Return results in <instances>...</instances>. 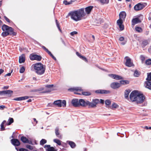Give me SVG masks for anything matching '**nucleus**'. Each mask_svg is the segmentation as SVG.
Listing matches in <instances>:
<instances>
[{"instance_id":"338daca9","label":"nucleus","mask_w":151,"mask_h":151,"mask_svg":"<svg viewBox=\"0 0 151 151\" xmlns=\"http://www.w3.org/2000/svg\"><path fill=\"white\" fill-rule=\"evenodd\" d=\"M11 73H7V74H6L5 76H10L11 75Z\"/></svg>"},{"instance_id":"473e14b6","label":"nucleus","mask_w":151,"mask_h":151,"mask_svg":"<svg viewBox=\"0 0 151 151\" xmlns=\"http://www.w3.org/2000/svg\"><path fill=\"white\" fill-rule=\"evenodd\" d=\"M131 90L129 89L126 90L124 92V97L125 98L128 99V98L129 95V93L131 92Z\"/></svg>"},{"instance_id":"13d9d810","label":"nucleus","mask_w":151,"mask_h":151,"mask_svg":"<svg viewBox=\"0 0 151 151\" xmlns=\"http://www.w3.org/2000/svg\"><path fill=\"white\" fill-rule=\"evenodd\" d=\"M140 57L141 60L143 62L145 60V57L143 55H141Z\"/></svg>"},{"instance_id":"4468645a","label":"nucleus","mask_w":151,"mask_h":151,"mask_svg":"<svg viewBox=\"0 0 151 151\" xmlns=\"http://www.w3.org/2000/svg\"><path fill=\"white\" fill-rule=\"evenodd\" d=\"M11 141L12 143L14 146H18L20 145L19 141L17 139H13Z\"/></svg>"},{"instance_id":"5701e85b","label":"nucleus","mask_w":151,"mask_h":151,"mask_svg":"<svg viewBox=\"0 0 151 151\" xmlns=\"http://www.w3.org/2000/svg\"><path fill=\"white\" fill-rule=\"evenodd\" d=\"M109 76L116 80H119L123 79L121 76L116 74H111L109 75Z\"/></svg>"},{"instance_id":"20e7f679","label":"nucleus","mask_w":151,"mask_h":151,"mask_svg":"<svg viewBox=\"0 0 151 151\" xmlns=\"http://www.w3.org/2000/svg\"><path fill=\"white\" fill-rule=\"evenodd\" d=\"M35 72L38 75L43 74L45 71L46 66L40 63H38L33 65Z\"/></svg>"},{"instance_id":"37998d69","label":"nucleus","mask_w":151,"mask_h":151,"mask_svg":"<svg viewBox=\"0 0 151 151\" xmlns=\"http://www.w3.org/2000/svg\"><path fill=\"white\" fill-rule=\"evenodd\" d=\"M119 106L117 104L114 103H113L111 106V107L110 108L112 109H113L114 108H116Z\"/></svg>"},{"instance_id":"9d476101","label":"nucleus","mask_w":151,"mask_h":151,"mask_svg":"<svg viewBox=\"0 0 151 151\" xmlns=\"http://www.w3.org/2000/svg\"><path fill=\"white\" fill-rule=\"evenodd\" d=\"M124 59L126 60L125 65L128 67H131L134 65L132 62L131 61V59L128 56L125 57Z\"/></svg>"},{"instance_id":"4d7b16f0","label":"nucleus","mask_w":151,"mask_h":151,"mask_svg":"<svg viewBox=\"0 0 151 151\" xmlns=\"http://www.w3.org/2000/svg\"><path fill=\"white\" fill-rule=\"evenodd\" d=\"M19 151H28V150L26 149L21 148L19 149Z\"/></svg>"},{"instance_id":"2f4dec72","label":"nucleus","mask_w":151,"mask_h":151,"mask_svg":"<svg viewBox=\"0 0 151 151\" xmlns=\"http://www.w3.org/2000/svg\"><path fill=\"white\" fill-rule=\"evenodd\" d=\"M102 5L108 4L109 3V0H97Z\"/></svg>"},{"instance_id":"c756f323","label":"nucleus","mask_w":151,"mask_h":151,"mask_svg":"<svg viewBox=\"0 0 151 151\" xmlns=\"http://www.w3.org/2000/svg\"><path fill=\"white\" fill-rule=\"evenodd\" d=\"M82 90L79 89L78 87L73 88H71L68 89V91L71 92L80 91Z\"/></svg>"},{"instance_id":"4be33fe9","label":"nucleus","mask_w":151,"mask_h":151,"mask_svg":"<svg viewBox=\"0 0 151 151\" xmlns=\"http://www.w3.org/2000/svg\"><path fill=\"white\" fill-rule=\"evenodd\" d=\"M55 133L56 136L59 138L61 139L62 138V135L60 134L58 128L56 127L55 129Z\"/></svg>"},{"instance_id":"79ce46f5","label":"nucleus","mask_w":151,"mask_h":151,"mask_svg":"<svg viewBox=\"0 0 151 151\" xmlns=\"http://www.w3.org/2000/svg\"><path fill=\"white\" fill-rule=\"evenodd\" d=\"M81 94L85 96H89L91 94V93L89 91H82Z\"/></svg>"},{"instance_id":"6ab92c4d","label":"nucleus","mask_w":151,"mask_h":151,"mask_svg":"<svg viewBox=\"0 0 151 151\" xmlns=\"http://www.w3.org/2000/svg\"><path fill=\"white\" fill-rule=\"evenodd\" d=\"M44 147L45 148H47L46 149V151H57V150L55 149L53 147H50V145H45Z\"/></svg>"},{"instance_id":"a19ab883","label":"nucleus","mask_w":151,"mask_h":151,"mask_svg":"<svg viewBox=\"0 0 151 151\" xmlns=\"http://www.w3.org/2000/svg\"><path fill=\"white\" fill-rule=\"evenodd\" d=\"M53 141L57 143L58 145H61V141L60 140L57 139H53Z\"/></svg>"},{"instance_id":"864d4df0","label":"nucleus","mask_w":151,"mask_h":151,"mask_svg":"<svg viewBox=\"0 0 151 151\" xmlns=\"http://www.w3.org/2000/svg\"><path fill=\"white\" fill-rule=\"evenodd\" d=\"M4 18L6 20V21L9 23H10V20L6 16H5L4 17Z\"/></svg>"},{"instance_id":"dca6fc26","label":"nucleus","mask_w":151,"mask_h":151,"mask_svg":"<svg viewBox=\"0 0 151 151\" xmlns=\"http://www.w3.org/2000/svg\"><path fill=\"white\" fill-rule=\"evenodd\" d=\"M141 22L140 19L138 18H133L132 21V25L134 26L136 24L140 23Z\"/></svg>"},{"instance_id":"5fc2aeb1","label":"nucleus","mask_w":151,"mask_h":151,"mask_svg":"<svg viewBox=\"0 0 151 151\" xmlns=\"http://www.w3.org/2000/svg\"><path fill=\"white\" fill-rule=\"evenodd\" d=\"M77 34L78 32H77L75 31L72 32L70 33V35L72 36H74L75 35H76Z\"/></svg>"},{"instance_id":"c85d7f7f","label":"nucleus","mask_w":151,"mask_h":151,"mask_svg":"<svg viewBox=\"0 0 151 151\" xmlns=\"http://www.w3.org/2000/svg\"><path fill=\"white\" fill-rule=\"evenodd\" d=\"M13 93V91L11 90L5 91V95H7L8 96L10 97Z\"/></svg>"},{"instance_id":"ddd939ff","label":"nucleus","mask_w":151,"mask_h":151,"mask_svg":"<svg viewBox=\"0 0 151 151\" xmlns=\"http://www.w3.org/2000/svg\"><path fill=\"white\" fill-rule=\"evenodd\" d=\"M120 84L117 82H113L110 84V87L113 89H116L120 87Z\"/></svg>"},{"instance_id":"bf43d9fd","label":"nucleus","mask_w":151,"mask_h":151,"mask_svg":"<svg viewBox=\"0 0 151 151\" xmlns=\"http://www.w3.org/2000/svg\"><path fill=\"white\" fill-rule=\"evenodd\" d=\"M5 95V91H0V95Z\"/></svg>"},{"instance_id":"69168bd1","label":"nucleus","mask_w":151,"mask_h":151,"mask_svg":"<svg viewBox=\"0 0 151 151\" xmlns=\"http://www.w3.org/2000/svg\"><path fill=\"white\" fill-rule=\"evenodd\" d=\"M4 70L1 69H0V75L4 72Z\"/></svg>"},{"instance_id":"e433bc0d","label":"nucleus","mask_w":151,"mask_h":151,"mask_svg":"<svg viewBox=\"0 0 151 151\" xmlns=\"http://www.w3.org/2000/svg\"><path fill=\"white\" fill-rule=\"evenodd\" d=\"M6 122V120H4L3 121L1 125V131H4L5 130V128L4 127V124Z\"/></svg>"},{"instance_id":"f704fd0d","label":"nucleus","mask_w":151,"mask_h":151,"mask_svg":"<svg viewBox=\"0 0 151 151\" xmlns=\"http://www.w3.org/2000/svg\"><path fill=\"white\" fill-rule=\"evenodd\" d=\"M76 0H71L69 1H68L66 0H64L63 1V4L66 5H69L72 4L73 2H75Z\"/></svg>"},{"instance_id":"e2e57ef3","label":"nucleus","mask_w":151,"mask_h":151,"mask_svg":"<svg viewBox=\"0 0 151 151\" xmlns=\"http://www.w3.org/2000/svg\"><path fill=\"white\" fill-rule=\"evenodd\" d=\"M124 40V38L123 37H120L119 38V40L120 41H122Z\"/></svg>"},{"instance_id":"a878e982","label":"nucleus","mask_w":151,"mask_h":151,"mask_svg":"<svg viewBox=\"0 0 151 151\" xmlns=\"http://www.w3.org/2000/svg\"><path fill=\"white\" fill-rule=\"evenodd\" d=\"M25 56L23 54L19 57V62L20 63H23L25 61Z\"/></svg>"},{"instance_id":"680f3d73","label":"nucleus","mask_w":151,"mask_h":151,"mask_svg":"<svg viewBox=\"0 0 151 151\" xmlns=\"http://www.w3.org/2000/svg\"><path fill=\"white\" fill-rule=\"evenodd\" d=\"M100 103L102 104H104V101L103 99H100Z\"/></svg>"},{"instance_id":"f3484780","label":"nucleus","mask_w":151,"mask_h":151,"mask_svg":"<svg viewBox=\"0 0 151 151\" xmlns=\"http://www.w3.org/2000/svg\"><path fill=\"white\" fill-rule=\"evenodd\" d=\"M42 47L54 60H56V58L45 46H43Z\"/></svg>"},{"instance_id":"3c124183","label":"nucleus","mask_w":151,"mask_h":151,"mask_svg":"<svg viewBox=\"0 0 151 151\" xmlns=\"http://www.w3.org/2000/svg\"><path fill=\"white\" fill-rule=\"evenodd\" d=\"M56 25L57 26V27H58L59 29L61 31V29H60V24L59 22H58V20H56Z\"/></svg>"},{"instance_id":"bb28decb","label":"nucleus","mask_w":151,"mask_h":151,"mask_svg":"<svg viewBox=\"0 0 151 151\" xmlns=\"http://www.w3.org/2000/svg\"><path fill=\"white\" fill-rule=\"evenodd\" d=\"M145 87L151 90V81H146L145 83Z\"/></svg>"},{"instance_id":"412c9836","label":"nucleus","mask_w":151,"mask_h":151,"mask_svg":"<svg viewBox=\"0 0 151 151\" xmlns=\"http://www.w3.org/2000/svg\"><path fill=\"white\" fill-rule=\"evenodd\" d=\"M126 14L125 12L123 11L121 12L119 15V19H120L122 21L126 17Z\"/></svg>"},{"instance_id":"a18cd8bd","label":"nucleus","mask_w":151,"mask_h":151,"mask_svg":"<svg viewBox=\"0 0 151 151\" xmlns=\"http://www.w3.org/2000/svg\"><path fill=\"white\" fill-rule=\"evenodd\" d=\"M111 104V101L110 100H106L105 101V104L106 105V107H109V105H110Z\"/></svg>"},{"instance_id":"a211bd4d","label":"nucleus","mask_w":151,"mask_h":151,"mask_svg":"<svg viewBox=\"0 0 151 151\" xmlns=\"http://www.w3.org/2000/svg\"><path fill=\"white\" fill-rule=\"evenodd\" d=\"M117 23L119 27L120 30L122 31L124 29V25H123V21L120 19H118L117 21Z\"/></svg>"},{"instance_id":"8fccbe9b","label":"nucleus","mask_w":151,"mask_h":151,"mask_svg":"<svg viewBox=\"0 0 151 151\" xmlns=\"http://www.w3.org/2000/svg\"><path fill=\"white\" fill-rule=\"evenodd\" d=\"M26 147L28 149L30 150H32L33 149V147L32 146H31L30 145H27L26 146Z\"/></svg>"},{"instance_id":"1a4fd4ad","label":"nucleus","mask_w":151,"mask_h":151,"mask_svg":"<svg viewBox=\"0 0 151 151\" xmlns=\"http://www.w3.org/2000/svg\"><path fill=\"white\" fill-rule=\"evenodd\" d=\"M79 107L81 106L83 107H85L86 106H88L89 101H85L83 99H80L79 100Z\"/></svg>"},{"instance_id":"72a5a7b5","label":"nucleus","mask_w":151,"mask_h":151,"mask_svg":"<svg viewBox=\"0 0 151 151\" xmlns=\"http://www.w3.org/2000/svg\"><path fill=\"white\" fill-rule=\"evenodd\" d=\"M120 86L121 85H125L129 84V81L124 80L120 81H119Z\"/></svg>"},{"instance_id":"09e8293b","label":"nucleus","mask_w":151,"mask_h":151,"mask_svg":"<svg viewBox=\"0 0 151 151\" xmlns=\"http://www.w3.org/2000/svg\"><path fill=\"white\" fill-rule=\"evenodd\" d=\"M25 70V68L24 66H22L20 68L19 70V72L21 73H23Z\"/></svg>"},{"instance_id":"052dcab7","label":"nucleus","mask_w":151,"mask_h":151,"mask_svg":"<svg viewBox=\"0 0 151 151\" xmlns=\"http://www.w3.org/2000/svg\"><path fill=\"white\" fill-rule=\"evenodd\" d=\"M6 108V107L4 105H1L0 106V109H1L2 110H3L4 108Z\"/></svg>"},{"instance_id":"49530a36","label":"nucleus","mask_w":151,"mask_h":151,"mask_svg":"<svg viewBox=\"0 0 151 151\" xmlns=\"http://www.w3.org/2000/svg\"><path fill=\"white\" fill-rule=\"evenodd\" d=\"M47 142V140L45 139H42L40 142V144L41 145H43Z\"/></svg>"},{"instance_id":"423d86ee","label":"nucleus","mask_w":151,"mask_h":151,"mask_svg":"<svg viewBox=\"0 0 151 151\" xmlns=\"http://www.w3.org/2000/svg\"><path fill=\"white\" fill-rule=\"evenodd\" d=\"M147 5L146 3H139L136 5L134 7V10L136 11H138L143 9Z\"/></svg>"},{"instance_id":"393cba45","label":"nucleus","mask_w":151,"mask_h":151,"mask_svg":"<svg viewBox=\"0 0 151 151\" xmlns=\"http://www.w3.org/2000/svg\"><path fill=\"white\" fill-rule=\"evenodd\" d=\"M29 98V97L28 96H22L15 98L13 99V100L15 101H22L27 99Z\"/></svg>"},{"instance_id":"6e6d98bb","label":"nucleus","mask_w":151,"mask_h":151,"mask_svg":"<svg viewBox=\"0 0 151 151\" xmlns=\"http://www.w3.org/2000/svg\"><path fill=\"white\" fill-rule=\"evenodd\" d=\"M44 89H45V88H44L42 87L40 88H39L38 89L36 90V91H42L44 90Z\"/></svg>"},{"instance_id":"b1692460","label":"nucleus","mask_w":151,"mask_h":151,"mask_svg":"<svg viewBox=\"0 0 151 151\" xmlns=\"http://www.w3.org/2000/svg\"><path fill=\"white\" fill-rule=\"evenodd\" d=\"M76 54L79 57L85 61L87 63L88 62V60L86 58L85 56L82 55L81 54L78 52H76Z\"/></svg>"},{"instance_id":"f257e3e1","label":"nucleus","mask_w":151,"mask_h":151,"mask_svg":"<svg viewBox=\"0 0 151 151\" xmlns=\"http://www.w3.org/2000/svg\"><path fill=\"white\" fill-rule=\"evenodd\" d=\"M129 97L131 101H135L137 104L142 103L145 99V95L136 90L132 91L130 93Z\"/></svg>"},{"instance_id":"603ef678","label":"nucleus","mask_w":151,"mask_h":151,"mask_svg":"<svg viewBox=\"0 0 151 151\" xmlns=\"http://www.w3.org/2000/svg\"><path fill=\"white\" fill-rule=\"evenodd\" d=\"M61 145H62L63 147H64L66 148L68 147V146L67 144L65 143H63L61 144Z\"/></svg>"},{"instance_id":"58836bf2","label":"nucleus","mask_w":151,"mask_h":151,"mask_svg":"<svg viewBox=\"0 0 151 151\" xmlns=\"http://www.w3.org/2000/svg\"><path fill=\"white\" fill-rule=\"evenodd\" d=\"M140 72L137 70H136L134 73V76L136 77H137L139 76L140 74Z\"/></svg>"},{"instance_id":"0eeeda50","label":"nucleus","mask_w":151,"mask_h":151,"mask_svg":"<svg viewBox=\"0 0 151 151\" xmlns=\"http://www.w3.org/2000/svg\"><path fill=\"white\" fill-rule=\"evenodd\" d=\"M53 104L57 105L58 107H61L62 105L63 107H65L66 106V101L65 100H63L62 101L61 100H59L54 101Z\"/></svg>"},{"instance_id":"aec40b11","label":"nucleus","mask_w":151,"mask_h":151,"mask_svg":"<svg viewBox=\"0 0 151 151\" xmlns=\"http://www.w3.org/2000/svg\"><path fill=\"white\" fill-rule=\"evenodd\" d=\"M21 140L24 143H28L32 144V142L31 141H29L28 139L24 136H22L21 138Z\"/></svg>"},{"instance_id":"ea45409f","label":"nucleus","mask_w":151,"mask_h":151,"mask_svg":"<svg viewBox=\"0 0 151 151\" xmlns=\"http://www.w3.org/2000/svg\"><path fill=\"white\" fill-rule=\"evenodd\" d=\"M148 43L147 42V40H145L142 42V47H144L146 45H147L148 44Z\"/></svg>"},{"instance_id":"4c0bfd02","label":"nucleus","mask_w":151,"mask_h":151,"mask_svg":"<svg viewBox=\"0 0 151 151\" xmlns=\"http://www.w3.org/2000/svg\"><path fill=\"white\" fill-rule=\"evenodd\" d=\"M135 30L136 31L139 33L142 32L143 31L142 29L139 27H135Z\"/></svg>"},{"instance_id":"de8ad7c7","label":"nucleus","mask_w":151,"mask_h":151,"mask_svg":"<svg viewBox=\"0 0 151 151\" xmlns=\"http://www.w3.org/2000/svg\"><path fill=\"white\" fill-rule=\"evenodd\" d=\"M145 63L147 65H151V59H148L146 60Z\"/></svg>"},{"instance_id":"39448f33","label":"nucleus","mask_w":151,"mask_h":151,"mask_svg":"<svg viewBox=\"0 0 151 151\" xmlns=\"http://www.w3.org/2000/svg\"><path fill=\"white\" fill-rule=\"evenodd\" d=\"M100 103V100L99 99H92L91 102L89 101L88 107L94 108L97 106V105Z\"/></svg>"},{"instance_id":"7c9ffc66","label":"nucleus","mask_w":151,"mask_h":151,"mask_svg":"<svg viewBox=\"0 0 151 151\" xmlns=\"http://www.w3.org/2000/svg\"><path fill=\"white\" fill-rule=\"evenodd\" d=\"M67 142L72 148H74L76 146V144L73 141H68Z\"/></svg>"},{"instance_id":"6e6552de","label":"nucleus","mask_w":151,"mask_h":151,"mask_svg":"<svg viewBox=\"0 0 151 151\" xmlns=\"http://www.w3.org/2000/svg\"><path fill=\"white\" fill-rule=\"evenodd\" d=\"M29 58L31 60H36L38 61H40L42 58V57L36 54H31L29 56Z\"/></svg>"},{"instance_id":"f03ea898","label":"nucleus","mask_w":151,"mask_h":151,"mask_svg":"<svg viewBox=\"0 0 151 151\" xmlns=\"http://www.w3.org/2000/svg\"><path fill=\"white\" fill-rule=\"evenodd\" d=\"M83 8H81L78 10L71 11L68 14L72 19L76 21L81 20L82 18L85 16Z\"/></svg>"},{"instance_id":"2eb2a0df","label":"nucleus","mask_w":151,"mask_h":151,"mask_svg":"<svg viewBox=\"0 0 151 151\" xmlns=\"http://www.w3.org/2000/svg\"><path fill=\"white\" fill-rule=\"evenodd\" d=\"M79 100L78 99H73L71 101L73 105L75 107H79Z\"/></svg>"},{"instance_id":"9b49d317","label":"nucleus","mask_w":151,"mask_h":151,"mask_svg":"<svg viewBox=\"0 0 151 151\" xmlns=\"http://www.w3.org/2000/svg\"><path fill=\"white\" fill-rule=\"evenodd\" d=\"M45 87L46 88L45 91L42 92V93H46L50 92L52 89L53 86V84H50L45 86Z\"/></svg>"},{"instance_id":"c03bdc74","label":"nucleus","mask_w":151,"mask_h":151,"mask_svg":"<svg viewBox=\"0 0 151 151\" xmlns=\"http://www.w3.org/2000/svg\"><path fill=\"white\" fill-rule=\"evenodd\" d=\"M146 79L147 81H151V72L147 74V76Z\"/></svg>"},{"instance_id":"cd10ccee","label":"nucleus","mask_w":151,"mask_h":151,"mask_svg":"<svg viewBox=\"0 0 151 151\" xmlns=\"http://www.w3.org/2000/svg\"><path fill=\"white\" fill-rule=\"evenodd\" d=\"M93 6H89L85 8V11L87 14H89L92 9Z\"/></svg>"},{"instance_id":"f8f14e48","label":"nucleus","mask_w":151,"mask_h":151,"mask_svg":"<svg viewBox=\"0 0 151 151\" xmlns=\"http://www.w3.org/2000/svg\"><path fill=\"white\" fill-rule=\"evenodd\" d=\"M95 93L98 94H107L110 93H111V91L109 90L100 89L96 91H95Z\"/></svg>"},{"instance_id":"0e129e2a","label":"nucleus","mask_w":151,"mask_h":151,"mask_svg":"<svg viewBox=\"0 0 151 151\" xmlns=\"http://www.w3.org/2000/svg\"><path fill=\"white\" fill-rule=\"evenodd\" d=\"M9 88V86H4L3 87V89H7Z\"/></svg>"},{"instance_id":"774afa93","label":"nucleus","mask_w":151,"mask_h":151,"mask_svg":"<svg viewBox=\"0 0 151 151\" xmlns=\"http://www.w3.org/2000/svg\"><path fill=\"white\" fill-rule=\"evenodd\" d=\"M32 101L31 99H29L27 101V102H31Z\"/></svg>"},{"instance_id":"c9c22d12","label":"nucleus","mask_w":151,"mask_h":151,"mask_svg":"<svg viewBox=\"0 0 151 151\" xmlns=\"http://www.w3.org/2000/svg\"><path fill=\"white\" fill-rule=\"evenodd\" d=\"M14 122V119L12 118H9L8 120V122L6 124V125L8 126L10 125Z\"/></svg>"},{"instance_id":"7ed1b4c3","label":"nucleus","mask_w":151,"mask_h":151,"mask_svg":"<svg viewBox=\"0 0 151 151\" xmlns=\"http://www.w3.org/2000/svg\"><path fill=\"white\" fill-rule=\"evenodd\" d=\"M1 29L4 32L2 33L1 35L4 37L9 35L13 36L17 34V33L14 32V29L12 27L5 24L2 26Z\"/></svg>"}]
</instances>
